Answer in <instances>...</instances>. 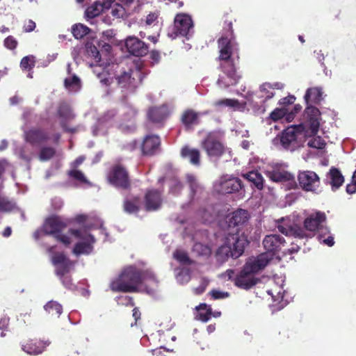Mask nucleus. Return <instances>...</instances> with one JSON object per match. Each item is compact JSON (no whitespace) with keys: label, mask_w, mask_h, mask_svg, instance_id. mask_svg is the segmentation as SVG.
<instances>
[{"label":"nucleus","mask_w":356,"mask_h":356,"mask_svg":"<svg viewBox=\"0 0 356 356\" xmlns=\"http://www.w3.org/2000/svg\"><path fill=\"white\" fill-rule=\"evenodd\" d=\"M67 227L66 224L58 216H51L47 218L42 226V228L34 232V238L38 239L43 235H53L58 241L63 244L68 245L72 243V238L78 240L74 245L73 253L78 256L80 254H88L92 250V245L95 243L94 237L86 228L79 229H70L67 234H64Z\"/></svg>","instance_id":"f257e3e1"},{"label":"nucleus","mask_w":356,"mask_h":356,"mask_svg":"<svg viewBox=\"0 0 356 356\" xmlns=\"http://www.w3.org/2000/svg\"><path fill=\"white\" fill-rule=\"evenodd\" d=\"M110 287L113 291L132 292L145 291L154 296L158 287V280L150 270L142 273L135 266L126 267L118 277L111 281Z\"/></svg>","instance_id":"f03ea898"},{"label":"nucleus","mask_w":356,"mask_h":356,"mask_svg":"<svg viewBox=\"0 0 356 356\" xmlns=\"http://www.w3.org/2000/svg\"><path fill=\"white\" fill-rule=\"evenodd\" d=\"M218 47L220 49L219 59L224 63L221 64L222 70L219 74L217 84L222 88H226L235 85L240 79L230 60L231 55L237 48L235 42L229 36H222L218 40Z\"/></svg>","instance_id":"7ed1b4c3"},{"label":"nucleus","mask_w":356,"mask_h":356,"mask_svg":"<svg viewBox=\"0 0 356 356\" xmlns=\"http://www.w3.org/2000/svg\"><path fill=\"white\" fill-rule=\"evenodd\" d=\"M136 111L131 105H124L120 109V121L114 118L115 111H108L98 120L97 124L92 129L94 136L105 134L109 127L116 126L121 130L126 131L131 130L134 126L131 122L136 115Z\"/></svg>","instance_id":"20e7f679"},{"label":"nucleus","mask_w":356,"mask_h":356,"mask_svg":"<svg viewBox=\"0 0 356 356\" xmlns=\"http://www.w3.org/2000/svg\"><path fill=\"white\" fill-rule=\"evenodd\" d=\"M326 220L325 214L323 212L316 211L310 213L304 220V227L278 225L277 228L280 232L286 236H293L297 239L311 238L316 231H327L323 223Z\"/></svg>","instance_id":"39448f33"},{"label":"nucleus","mask_w":356,"mask_h":356,"mask_svg":"<svg viewBox=\"0 0 356 356\" xmlns=\"http://www.w3.org/2000/svg\"><path fill=\"white\" fill-rule=\"evenodd\" d=\"M270 258L269 254H261L256 257L250 258L243 269L235 278V285L244 289H248L255 285L258 279L254 275L266 266Z\"/></svg>","instance_id":"423d86ee"},{"label":"nucleus","mask_w":356,"mask_h":356,"mask_svg":"<svg viewBox=\"0 0 356 356\" xmlns=\"http://www.w3.org/2000/svg\"><path fill=\"white\" fill-rule=\"evenodd\" d=\"M304 118V143H307L311 148L323 149L325 143L320 136H316L321 120L319 110L314 106H308L305 110Z\"/></svg>","instance_id":"0eeeda50"},{"label":"nucleus","mask_w":356,"mask_h":356,"mask_svg":"<svg viewBox=\"0 0 356 356\" xmlns=\"http://www.w3.org/2000/svg\"><path fill=\"white\" fill-rule=\"evenodd\" d=\"M304 129L305 121L300 124L289 127L273 139V143L280 144L285 149L294 151L304 145Z\"/></svg>","instance_id":"6e6552de"},{"label":"nucleus","mask_w":356,"mask_h":356,"mask_svg":"<svg viewBox=\"0 0 356 356\" xmlns=\"http://www.w3.org/2000/svg\"><path fill=\"white\" fill-rule=\"evenodd\" d=\"M248 243V241L244 234H229L225 238L224 243L218 248L217 256L222 260L229 257L238 258L243 253L244 248Z\"/></svg>","instance_id":"1a4fd4ad"},{"label":"nucleus","mask_w":356,"mask_h":356,"mask_svg":"<svg viewBox=\"0 0 356 356\" xmlns=\"http://www.w3.org/2000/svg\"><path fill=\"white\" fill-rule=\"evenodd\" d=\"M54 248L55 247H50L48 249V251L52 254L51 262L55 267L56 273L59 276L63 285L66 288L72 289L74 286L71 282L70 277L64 276L70 271L71 268L74 266V263L67 258L63 253L54 254Z\"/></svg>","instance_id":"9d476101"},{"label":"nucleus","mask_w":356,"mask_h":356,"mask_svg":"<svg viewBox=\"0 0 356 356\" xmlns=\"http://www.w3.org/2000/svg\"><path fill=\"white\" fill-rule=\"evenodd\" d=\"M300 188L307 192L319 194L322 192L320 178L318 175L309 170L300 172L298 177Z\"/></svg>","instance_id":"9b49d317"},{"label":"nucleus","mask_w":356,"mask_h":356,"mask_svg":"<svg viewBox=\"0 0 356 356\" xmlns=\"http://www.w3.org/2000/svg\"><path fill=\"white\" fill-rule=\"evenodd\" d=\"M174 35H168L172 38L178 35L189 38L193 33V24L191 17L186 14H178L175 19L174 23Z\"/></svg>","instance_id":"f8f14e48"},{"label":"nucleus","mask_w":356,"mask_h":356,"mask_svg":"<svg viewBox=\"0 0 356 356\" xmlns=\"http://www.w3.org/2000/svg\"><path fill=\"white\" fill-rule=\"evenodd\" d=\"M284 163H273L267 167L265 173L274 182L294 181V176L287 170Z\"/></svg>","instance_id":"ddd939ff"},{"label":"nucleus","mask_w":356,"mask_h":356,"mask_svg":"<svg viewBox=\"0 0 356 356\" xmlns=\"http://www.w3.org/2000/svg\"><path fill=\"white\" fill-rule=\"evenodd\" d=\"M213 187L219 193H232L238 191L241 188V181L236 177L224 175L215 182Z\"/></svg>","instance_id":"4468645a"},{"label":"nucleus","mask_w":356,"mask_h":356,"mask_svg":"<svg viewBox=\"0 0 356 356\" xmlns=\"http://www.w3.org/2000/svg\"><path fill=\"white\" fill-rule=\"evenodd\" d=\"M285 243L284 238L279 234H273L266 236L263 240V245L267 252L264 254H269L270 260L273 259V255L280 251Z\"/></svg>","instance_id":"2eb2a0df"},{"label":"nucleus","mask_w":356,"mask_h":356,"mask_svg":"<svg viewBox=\"0 0 356 356\" xmlns=\"http://www.w3.org/2000/svg\"><path fill=\"white\" fill-rule=\"evenodd\" d=\"M108 179L111 184L116 187L127 188L129 186L127 172L119 165L113 168L108 175Z\"/></svg>","instance_id":"dca6fc26"},{"label":"nucleus","mask_w":356,"mask_h":356,"mask_svg":"<svg viewBox=\"0 0 356 356\" xmlns=\"http://www.w3.org/2000/svg\"><path fill=\"white\" fill-rule=\"evenodd\" d=\"M202 147L211 159H218L224 152L222 144L211 134L202 142Z\"/></svg>","instance_id":"f3484780"},{"label":"nucleus","mask_w":356,"mask_h":356,"mask_svg":"<svg viewBox=\"0 0 356 356\" xmlns=\"http://www.w3.org/2000/svg\"><path fill=\"white\" fill-rule=\"evenodd\" d=\"M125 45L128 51L136 56H143L148 52L147 46L135 36H129L126 39Z\"/></svg>","instance_id":"a211bd4d"},{"label":"nucleus","mask_w":356,"mask_h":356,"mask_svg":"<svg viewBox=\"0 0 356 356\" xmlns=\"http://www.w3.org/2000/svg\"><path fill=\"white\" fill-rule=\"evenodd\" d=\"M160 143V138L157 136L149 135L144 138L143 143L135 142L134 148L139 146L144 154L152 155L159 149Z\"/></svg>","instance_id":"6ab92c4d"},{"label":"nucleus","mask_w":356,"mask_h":356,"mask_svg":"<svg viewBox=\"0 0 356 356\" xmlns=\"http://www.w3.org/2000/svg\"><path fill=\"white\" fill-rule=\"evenodd\" d=\"M50 344L49 341L28 340L22 344V349L29 355H38L42 353Z\"/></svg>","instance_id":"aec40b11"},{"label":"nucleus","mask_w":356,"mask_h":356,"mask_svg":"<svg viewBox=\"0 0 356 356\" xmlns=\"http://www.w3.org/2000/svg\"><path fill=\"white\" fill-rule=\"evenodd\" d=\"M131 70L128 71L119 70L115 75V79L118 84L122 88H127L130 90H133L137 86L138 80L135 77H131Z\"/></svg>","instance_id":"412c9836"},{"label":"nucleus","mask_w":356,"mask_h":356,"mask_svg":"<svg viewBox=\"0 0 356 356\" xmlns=\"http://www.w3.org/2000/svg\"><path fill=\"white\" fill-rule=\"evenodd\" d=\"M67 75L64 80L65 88L70 93H76L81 88V81L80 78L72 74L71 72L70 65H67Z\"/></svg>","instance_id":"4be33fe9"},{"label":"nucleus","mask_w":356,"mask_h":356,"mask_svg":"<svg viewBox=\"0 0 356 356\" xmlns=\"http://www.w3.org/2000/svg\"><path fill=\"white\" fill-rule=\"evenodd\" d=\"M343 182L344 177L337 168H332L327 173L325 183L331 186L332 191L339 189Z\"/></svg>","instance_id":"5701e85b"},{"label":"nucleus","mask_w":356,"mask_h":356,"mask_svg":"<svg viewBox=\"0 0 356 356\" xmlns=\"http://www.w3.org/2000/svg\"><path fill=\"white\" fill-rule=\"evenodd\" d=\"M284 85L281 83H275L273 84L265 83L260 86L257 96L261 99V102H265L274 96V90L275 88L282 89Z\"/></svg>","instance_id":"b1692460"},{"label":"nucleus","mask_w":356,"mask_h":356,"mask_svg":"<svg viewBox=\"0 0 356 356\" xmlns=\"http://www.w3.org/2000/svg\"><path fill=\"white\" fill-rule=\"evenodd\" d=\"M161 204V195L157 191H149L145 195V209L147 211H156Z\"/></svg>","instance_id":"393cba45"},{"label":"nucleus","mask_w":356,"mask_h":356,"mask_svg":"<svg viewBox=\"0 0 356 356\" xmlns=\"http://www.w3.org/2000/svg\"><path fill=\"white\" fill-rule=\"evenodd\" d=\"M269 119L273 122L286 120L290 122L294 119V114L293 111H289V108L280 107L275 108L270 113Z\"/></svg>","instance_id":"a878e982"},{"label":"nucleus","mask_w":356,"mask_h":356,"mask_svg":"<svg viewBox=\"0 0 356 356\" xmlns=\"http://www.w3.org/2000/svg\"><path fill=\"white\" fill-rule=\"evenodd\" d=\"M170 111L166 105L158 108H152L148 112V118L154 122H159L169 115Z\"/></svg>","instance_id":"bb28decb"},{"label":"nucleus","mask_w":356,"mask_h":356,"mask_svg":"<svg viewBox=\"0 0 356 356\" xmlns=\"http://www.w3.org/2000/svg\"><path fill=\"white\" fill-rule=\"evenodd\" d=\"M323 92L322 89L319 87H313L308 88L304 96L305 101L307 104V106H312L309 105L310 103L317 104L322 99Z\"/></svg>","instance_id":"cd10ccee"},{"label":"nucleus","mask_w":356,"mask_h":356,"mask_svg":"<svg viewBox=\"0 0 356 356\" xmlns=\"http://www.w3.org/2000/svg\"><path fill=\"white\" fill-rule=\"evenodd\" d=\"M111 8V15L116 18H125L135 12V8L126 7L122 3H114Z\"/></svg>","instance_id":"c85d7f7f"},{"label":"nucleus","mask_w":356,"mask_h":356,"mask_svg":"<svg viewBox=\"0 0 356 356\" xmlns=\"http://www.w3.org/2000/svg\"><path fill=\"white\" fill-rule=\"evenodd\" d=\"M249 218L247 211L244 209H238L234 211L229 219V226H238L244 224Z\"/></svg>","instance_id":"c756f323"},{"label":"nucleus","mask_w":356,"mask_h":356,"mask_svg":"<svg viewBox=\"0 0 356 356\" xmlns=\"http://www.w3.org/2000/svg\"><path fill=\"white\" fill-rule=\"evenodd\" d=\"M58 113L61 118L60 123H61L62 127L66 131H74L75 129H68L64 122V121L70 120L74 116L70 106L65 103L60 104L59 109H58Z\"/></svg>","instance_id":"7c9ffc66"},{"label":"nucleus","mask_w":356,"mask_h":356,"mask_svg":"<svg viewBox=\"0 0 356 356\" xmlns=\"http://www.w3.org/2000/svg\"><path fill=\"white\" fill-rule=\"evenodd\" d=\"M181 155L193 165H198L200 164V152L197 149L184 147L181 149Z\"/></svg>","instance_id":"2f4dec72"},{"label":"nucleus","mask_w":356,"mask_h":356,"mask_svg":"<svg viewBox=\"0 0 356 356\" xmlns=\"http://www.w3.org/2000/svg\"><path fill=\"white\" fill-rule=\"evenodd\" d=\"M243 177L248 181L253 184V185L258 189H261L264 186V178L262 175L257 171H250L249 172L243 174Z\"/></svg>","instance_id":"473e14b6"},{"label":"nucleus","mask_w":356,"mask_h":356,"mask_svg":"<svg viewBox=\"0 0 356 356\" xmlns=\"http://www.w3.org/2000/svg\"><path fill=\"white\" fill-rule=\"evenodd\" d=\"M68 175L75 181L76 186H83L85 185H90L83 173L77 169H70L68 172Z\"/></svg>","instance_id":"72a5a7b5"},{"label":"nucleus","mask_w":356,"mask_h":356,"mask_svg":"<svg viewBox=\"0 0 356 356\" xmlns=\"http://www.w3.org/2000/svg\"><path fill=\"white\" fill-rule=\"evenodd\" d=\"M195 318L202 322H207L211 316V308L207 304L202 303L196 307Z\"/></svg>","instance_id":"f704fd0d"},{"label":"nucleus","mask_w":356,"mask_h":356,"mask_svg":"<svg viewBox=\"0 0 356 356\" xmlns=\"http://www.w3.org/2000/svg\"><path fill=\"white\" fill-rule=\"evenodd\" d=\"M91 67H93V72L97 75V76L100 79L102 83L104 85L110 84L111 78L108 76V72L105 71V69L103 68L100 65L96 64H90Z\"/></svg>","instance_id":"c9c22d12"},{"label":"nucleus","mask_w":356,"mask_h":356,"mask_svg":"<svg viewBox=\"0 0 356 356\" xmlns=\"http://www.w3.org/2000/svg\"><path fill=\"white\" fill-rule=\"evenodd\" d=\"M200 114L193 110L186 111L181 118L182 122L186 127H191L198 123Z\"/></svg>","instance_id":"e433bc0d"},{"label":"nucleus","mask_w":356,"mask_h":356,"mask_svg":"<svg viewBox=\"0 0 356 356\" xmlns=\"http://www.w3.org/2000/svg\"><path fill=\"white\" fill-rule=\"evenodd\" d=\"M26 139L31 144L36 145L47 139V136L40 130H31L26 133Z\"/></svg>","instance_id":"4c0bfd02"},{"label":"nucleus","mask_w":356,"mask_h":356,"mask_svg":"<svg viewBox=\"0 0 356 356\" xmlns=\"http://www.w3.org/2000/svg\"><path fill=\"white\" fill-rule=\"evenodd\" d=\"M216 106H227L234 108L236 110H243L245 108V104L240 103L238 101L232 99H224L222 100L216 101L214 103Z\"/></svg>","instance_id":"58836bf2"},{"label":"nucleus","mask_w":356,"mask_h":356,"mask_svg":"<svg viewBox=\"0 0 356 356\" xmlns=\"http://www.w3.org/2000/svg\"><path fill=\"white\" fill-rule=\"evenodd\" d=\"M140 202L137 197L127 200L124 204V211L130 214L136 213L140 209Z\"/></svg>","instance_id":"ea45409f"},{"label":"nucleus","mask_w":356,"mask_h":356,"mask_svg":"<svg viewBox=\"0 0 356 356\" xmlns=\"http://www.w3.org/2000/svg\"><path fill=\"white\" fill-rule=\"evenodd\" d=\"M44 310L51 315H56L58 317L62 314L63 307L61 305L56 301L51 300L44 306Z\"/></svg>","instance_id":"a19ab883"},{"label":"nucleus","mask_w":356,"mask_h":356,"mask_svg":"<svg viewBox=\"0 0 356 356\" xmlns=\"http://www.w3.org/2000/svg\"><path fill=\"white\" fill-rule=\"evenodd\" d=\"M177 282L181 284L188 282L191 280V273L188 268H181L177 270L175 274Z\"/></svg>","instance_id":"79ce46f5"},{"label":"nucleus","mask_w":356,"mask_h":356,"mask_svg":"<svg viewBox=\"0 0 356 356\" xmlns=\"http://www.w3.org/2000/svg\"><path fill=\"white\" fill-rule=\"evenodd\" d=\"M193 252L198 256H208L211 253V249L208 245L197 241L193 245Z\"/></svg>","instance_id":"37998d69"},{"label":"nucleus","mask_w":356,"mask_h":356,"mask_svg":"<svg viewBox=\"0 0 356 356\" xmlns=\"http://www.w3.org/2000/svg\"><path fill=\"white\" fill-rule=\"evenodd\" d=\"M89 28L82 24H75L72 26L73 35L76 39H80L89 33Z\"/></svg>","instance_id":"c03bdc74"},{"label":"nucleus","mask_w":356,"mask_h":356,"mask_svg":"<svg viewBox=\"0 0 356 356\" xmlns=\"http://www.w3.org/2000/svg\"><path fill=\"white\" fill-rule=\"evenodd\" d=\"M318 241L329 246L331 247L334 244V237L330 233V231L327 229V232L323 231V232H321L318 234Z\"/></svg>","instance_id":"a18cd8bd"},{"label":"nucleus","mask_w":356,"mask_h":356,"mask_svg":"<svg viewBox=\"0 0 356 356\" xmlns=\"http://www.w3.org/2000/svg\"><path fill=\"white\" fill-rule=\"evenodd\" d=\"M103 9H105L102 3H95V5L88 7L86 11V15L88 18H94L98 16Z\"/></svg>","instance_id":"49530a36"},{"label":"nucleus","mask_w":356,"mask_h":356,"mask_svg":"<svg viewBox=\"0 0 356 356\" xmlns=\"http://www.w3.org/2000/svg\"><path fill=\"white\" fill-rule=\"evenodd\" d=\"M168 185L169 193L173 195H177L183 188L181 183L176 178L171 179Z\"/></svg>","instance_id":"de8ad7c7"},{"label":"nucleus","mask_w":356,"mask_h":356,"mask_svg":"<svg viewBox=\"0 0 356 356\" xmlns=\"http://www.w3.org/2000/svg\"><path fill=\"white\" fill-rule=\"evenodd\" d=\"M173 257L181 265L189 264L191 262L187 253L182 250H177L173 254Z\"/></svg>","instance_id":"09e8293b"},{"label":"nucleus","mask_w":356,"mask_h":356,"mask_svg":"<svg viewBox=\"0 0 356 356\" xmlns=\"http://www.w3.org/2000/svg\"><path fill=\"white\" fill-rule=\"evenodd\" d=\"M186 180L189 184V186H190L191 191V193L193 195H195L196 193H199L202 190V188L200 186L199 183L197 182L195 176H193L192 175H187Z\"/></svg>","instance_id":"8fccbe9b"},{"label":"nucleus","mask_w":356,"mask_h":356,"mask_svg":"<svg viewBox=\"0 0 356 356\" xmlns=\"http://www.w3.org/2000/svg\"><path fill=\"white\" fill-rule=\"evenodd\" d=\"M86 47L88 56L93 58L95 59V62L98 63L100 61V57L97 48L91 43H87Z\"/></svg>","instance_id":"3c124183"},{"label":"nucleus","mask_w":356,"mask_h":356,"mask_svg":"<svg viewBox=\"0 0 356 356\" xmlns=\"http://www.w3.org/2000/svg\"><path fill=\"white\" fill-rule=\"evenodd\" d=\"M268 293L270 295L274 300V301H278L282 302L284 301V291L282 289H275L268 290Z\"/></svg>","instance_id":"603ef678"},{"label":"nucleus","mask_w":356,"mask_h":356,"mask_svg":"<svg viewBox=\"0 0 356 356\" xmlns=\"http://www.w3.org/2000/svg\"><path fill=\"white\" fill-rule=\"evenodd\" d=\"M55 154V151L51 147H44L41 149L39 158L41 161H47Z\"/></svg>","instance_id":"864d4df0"},{"label":"nucleus","mask_w":356,"mask_h":356,"mask_svg":"<svg viewBox=\"0 0 356 356\" xmlns=\"http://www.w3.org/2000/svg\"><path fill=\"white\" fill-rule=\"evenodd\" d=\"M34 57L33 56H27L24 57L20 63L22 69H31L34 66Z\"/></svg>","instance_id":"5fc2aeb1"},{"label":"nucleus","mask_w":356,"mask_h":356,"mask_svg":"<svg viewBox=\"0 0 356 356\" xmlns=\"http://www.w3.org/2000/svg\"><path fill=\"white\" fill-rule=\"evenodd\" d=\"M185 234L191 236L193 241L198 240L199 238L203 240L204 238L207 237L206 232L198 230L195 231L194 234H191L189 228H186Z\"/></svg>","instance_id":"6e6d98bb"},{"label":"nucleus","mask_w":356,"mask_h":356,"mask_svg":"<svg viewBox=\"0 0 356 356\" xmlns=\"http://www.w3.org/2000/svg\"><path fill=\"white\" fill-rule=\"evenodd\" d=\"M159 13L157 12L150 13L146 16L145 24L147 26H155L158 23Z\"/></svg>","instance_id":"4d7b16f0"},{"label":"nucleus","mask_w":356,"mask_h":356,"mask_svg":"<svg viewBox=\"0 0 356 356\" xmlns=\"http://www.w3.org/2000/svg\"><path fill=\"white\" fill-rule=\"evenodd\" d=\"M210 294L214 300L225 299L229 296V293L228 292L219 290H213L211 291Z\"/></svg>","instance_id":"13d9d810"},{"label":"nucleus","mask_w":356,"mask_h":356,"mask_svg":"<svg viewBox=\"0 0 356 356\" xmlns=\"http://www.w3.org/2000/svg\"><path fill=\"white\" fill-rule=\"evenodd\" d=\"M296 100V97L293 95H289L286 97L281 99L279 102V104L280 107L288 108L289 105H291L294 103Z\"/></svg>","instance_id":"bf43d9fd"},{"label":"nucleus","mask_w":356,"mask_h":356,"mask_svg":"<svg viewBox=\"0 0 356 356\" xmlns=\"http://www.w3.org/2000/svg\"><path fill=\"white\" fill-rule=\"evenodd\" d=\"M17 44V42L13 36H8L4 40V46L9 49H14Z\"/></svg>","instance_id":"052dcab7"},{"label":"nucleus","mask_w":356,"mask_h":356,"mask_svg":"<svg viewBox=\"0 0 356 356\" xmlns=\"http://www.w3.org/2000/svg\"><path fill=\"white\" fill-rule=\"evenodd\" d=\"M121 3L124 5L126 7L135 8V12L136 11V6L138 5L137 0H119Z\"/></svg>","instance_id":"680f3d73"},{"label":"nucleus","mask_w":356,"mask_h":356,"mask_svg":"<svg viewBox=\"0 0 356 356\" xmlns=\"http://www.w3.org/2000/svg\"><path fill=\"white\" fill-rule=\"evenodd\" d=\"M35 28V23L33 20H28L26 22L24 26V30L25 32H31L33 31Z\"/></svg>","instance_id":"e2e57ef3"},{"label":"nucleus","mask_w":356,"mask_h":356,"mask_svg":"<svg viewBox=\"0 0 356 356\" xmlns=\"http://www.w3.org/2000/svg\"><path fill=\"white\" fill-rule=\"evenodd\" d=\"M51 205L55 209H60L63 206V201L60 198L56 197L51 200Z\"/></svg>","instance_id":"0e129e2a"},{"label":"nucleus","mask_w":356,"mask_h":356,"mask_svg":"<svg viewBox=\"0 0 356 356\" xmlns=\"http://www.w3.org/2000/svg\"><path fill=\"white\" fill-rule=\"evenodd\" d=\"M84 160L85 157L83 156L78 157L74 162L71 163V169H77L78 166L80 165Z\"/></svg>","instance_id":"69168bd1"},{"label":"nucleus","mask_w":356,"mask_h":356,"mask_svg":"<svg viewBox=\"0 0 356 356\" xmlns=\"http://www.w3.org/2000/svg\"><path fill=\"white\" fill-rule=\"evenodd\" d=\"M346 192L348 194H353L356 193V183L352 182L347 185L346 186Z\"/></svg>","instance_id":"338daca9"},{"label":"nucleus","mask_w":356,"mask_h":356,"mask_svg":"<svg viewBox=\"0 0 356 356\" xmlns=\"http://www.w3.org/2000/svg\"><path fill=\"white\" fill-rule=\"evenodd\" d=\"M19 154V157L25 161H29L31 160V156L26 155L24 149H20L19 152H17Z\"/></svg>","instance_id":"774afa93"}]
</instances>
